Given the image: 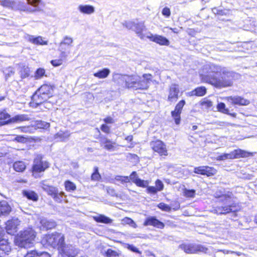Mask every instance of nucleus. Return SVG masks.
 <instances>
[{
	"label": "nucleus",
	"mask_w": 257,
	"mask_h": 257,
	"mask_svg": "<svg viewBox=\"0 0 257 257\" xmlns=\"http://www.w3.org/2000/svg\"><path fill=\"white\" fill-rule=\"evenodd\" d=\"M206 68L209 73L204 76L203 79L207 83L217 88L232 86L233 81L231 78L234 76L235 74L233 72L213 63L206 65Z\"/></svg>",
	"instance_id": "f257e3e1"
},
{
	"label": "nucleus",
	"mask_w": 257,
	"mask_h": 257,
	"mask_svg": "<svg viewBox=\"0 0 257 257\" xmlns=\"http://www.w3.org/2000/svg\"><path fill=\"white\" fill-rule=\"evenodd\" d=\"M121 223L122 224H128L131 226L133 227L134 228L136 227V223L131 218L128 217H125L121 220Z\"/></svg>",
	"instance_id": "a18cd8bd"
},
{
	"label": "nucleus",
	"mask_w": 257,
	"mask_h": 257,
	"mask_svg": "<svg viewBox=\"0 0 257 257\" xmlns=\"http://www.w3.org/2000/svg\"><path fill=\"white\" fill-rule=\"evenodd\" d=\"M113 144L110 140L106 138H104L101 141V144L103 145L104 148L107 150H111L113 149Z\"/></svg>",
	"instance_id": "c9c22d12"
},
{
	"label": "nucleus",
	"mask_w": 257,
	"mask_h": 257,
	"mask_svg": "<svg viewBox=\"0 0 257 257\" xmlns=\"http://www.w3.org/2000/svg\"><path fill=\"white\" fill-rule=\"evenodd\" d=\"M100 129L105 133L109 134L110 133V128L106 124H102L100 127Z\"/></svg>",
	"instance_id": "13d9d810"
},
{
	"label": "nucleus",
	"mask_w": 257,
	"mask_h": 257,
	"mask_svg": "<svg viewBox=\"0 0 257 257\" xmlns=\"http://www.w3.org/2000/svg\"><path fill=\"white\" fill-rule=\"evenodd\" d=\"M54 86L50 84L42 85L32 97L30 105L32 107H37L43 102L47 101L52 96Z\"/></svg>",
	"instance_id": "7ed1b4c3"
},
{
	"label": "nucleus",
	"mask_w": 257,
	"mask_h": 257,
	"mask_svg": "<svg viewBox=\"0 0 257 257\" xmlns=\"http://www.w3.org/2000/svg\"><path fill=\"white\" fill-rule=\"evenodd\" d=\"M64 186L65 190L68 192H72L76 189L75 184L69 180H67L64 182Z\"/></svg>",
	"instance_id": "4c0bfd02"
},
{
	"label": "nucleus",
	"mask_w": 257,
	"mask_h": 257,
	"mask_svg": "<svg viewBox=\"0 0 257 257\" xmlns=\"http://www.w3.org/2000/svg\"><path fill=\"white\" fill-rule=\"evenodd\" d=\"M20 221L17 218L8 220L6 223V229L8 234H14L17 231L18 226L20 225Z\"/></svg>",
	"instance_id": "6ab92c4d"
},
{
	"label": "nucleus",
	"mask_w": 257,
	"mask_h": 257,
	"mask_svg": "<svg viewBox=\"0 0 257 257\" xmlns=\"http://www.w3.org/2000/svg\"><path fill=\"white\" fill-rule=\"evenodd\" d=\"M185 104V101L184 100H180L176 105L175 110L172 111L171 115L174 118L175 123L179 124L180 122L181 116L180 114L182 112V108Z\"/></svg>",
	"instance_id": "ddd939ff"
},
{
	"label": "nucleus",
	"mask_w": 257,
	"mask_h": 257,
	"mask_svg": "<svg viewBox=\"0 0 257 257\" xmlns=\"http://www.w3.org/2000/svg\"><path fill=\"white\" fill-rule=\"evenodd\" d=\"M253 153L241 149L234 150L229 153H224L217 157L218 161H224L227 159H234L240 158H247L252 156Z\"/></svg>",
	"instance_id": "1a4fd4ad"
},
{
	"label": "nucleus",
	"mask_w": 257,
	"mask_h": 257,
	"mask_svg": "<svg viewBox=\"0 0 257 257\" xmlns=\"http://www.w3.org/2000/svg\"><path fill=\"white\" fill-rule=\"evenodd\" d=\"M157 207L161 210L166 212L171 211L172 209L170 206L163 202H161L158 204Z\"/></svg>",
	"instance_id": "c03bdc74"
},
{
	"label": "nucleus",
	"mask_w": 257,
	"mask_h": 257,
	"mask_svg": "<svg viewBox=\"0 0 257 257\" xmlns=\"http://www.w3.org/2000/svg\"><path fill=\"white\" fill-rule=\"evenodd\" d=\"M29 119V117L26 114H19L15 116L13 118L8 120L7 121H5L2 124H6L11 122H20L26 120H28Z\"/></svg>",
	"instance_id": "a878e982"
},
{
	"label": "nucleus",
	"mask_w": 257,
	"mask_h": 257,
	"mask_svg": "<svg viewBox=\"0 0 257 257\" xmlns=\"http://www.w3.org/2000/svg\"><path fill=\"white\" fill-rule=\"evenodd\" d=\"M73 41V39L71 37L65 36L60 42L58 50L61 52L60 56L61 58H65L67 57V55L65 52L66 46H71Z\"/></svg>",
	"instance_id": "4468645a"
},
{
	"label": "nucleus",
	"mask_w": 257,
	"mask_h": 257,
	"mask_svg": "<svg viewBox=\"0 0 257 257\" xmlns=\"http://www.w3.org/2000/svg\"><path fill=\"white\" fill-rule=\"evenodd\" d=\"M49 167V163L46 161H43L42 156L38 155L34 159L32 166L33 176L35 178L40 177L39 174L44 172Z\"/></svg>",
	"instance_id": "6e6552de"
},
{
	"label": "nucleus",
	"mask_w": 257,
	"mask_h": 257,
	"mask_svg": "<svg viewBox=\"0 0 257 257\" xmlns=\"http://www.w3.org/2000/svg\"><path fill=\"white\" fill-rule=\"evenodd\" d=\"M147 37L151 41L161 46H169L170 44L169 40L166 37L161 35H153L150 33L147 36Z\"/></svg>",
	"instance_id": "f3484780"
},
{
	"label": "nucleus",
	"mask_w": 257,
	"mask_h": 257,
	"mask_svg": "<svg viewBox=\"0 0 257 257\" xmlns=\"http://www.w3.org/2000/svg\"><path fill=\"white\" fill-rule=\"evenodd\" d=\"M156 188L158 191H161L164 189V184L163 182L159 179H157L155 182Z\"/></svg>",
	"instance_id": "603ef678"
},
{
	"label": "nucleus",
	"mask_w": 257,
	"mask_h": 257,
	"mask_svg": "<svg viewBox=\"0 0 257 257\" xmlns=\"http://www.w3.org/2000/svg\"><path fill=\"white\" fill-rule=\"evenodd\" d=\"M201 105L205 106L207 108H209L212 106V102L208 99H204L201 102Z\"/></svg>",
	"instance_id": "5fc2aeb1"
},
{
	"label": "nucleus",
	"mask_w": 257,
	"mask_h": 257,
	"mask_svg": "<svg viewBox=\"0 0 257 257\" xmlns=\"http://www.w3.org/2000/svg\"><path fill=\"white\" fill-rule=\"evenodd\" d=\"M78 11L83 14L91 15L95 12L93 6L88 5H80L78 7Z\"/></svg>",
	"instance_id": "b1692460"
},
{
	"label": "nucleus",
	"mask_w": 257,
	"mask_h": 257,
	"mask_svg": "<svg viewBox=\"0 0 257 257\" xmlns=\"http://www.w3.org/2000/svg\"><path fill=\"white\" fill-rule=\"evenodd\" d=\"M11 250V246L8 242V239L3 238L0 239V250L5 253H8Z\"/></svg>",
	"instance_id": "c85d7f7f"
},
{
	"label": "nucleus",
	"mask_w": 257,
	"mask_h": 257,
	"mask_svg": "<svg viewBox=\"0 0 257 257\" xmlns=\"http://www.w3.org/2000/svg\"><path fill=\"white\" fill-rule=\"evenodd\" d=\"M106 189L107 192L108 194L112 196H117V194L115 192V191L113 188L107 187Z\"/></svg>",
	"instance_id": "bf43d9fd"
},
{
	"label": "nucleus",
	"mask_w": 257,
	"mask_h": 257,
	"mask_svg": "<svg viewBox=\"0 0 257 257\" xmlns=\"http://www.w3.org/2000/svg\"><path fill=\"white\" fill-rule=\"evenodd\" d=\"M10 118V115L6 112L5 110H0V120H3V122H1V125L5 121L9 120Z\"/></svg>",
	"instance_id": "79ce46f5"
},
{
	"label": "nucleus",
	"mask_w": 257,
	"mask_h": 257,
	"mask_svg": "<svg viewBox=\"0 0 257 257\" xmlns=\"http://www.w3.org/2000/svg\"><path fill=\"white\" fill-rule=\"evenodd\" d=\"M179 93V86L176 84H172L169 88L168 101L171 102L176 101Z\"/></svg>",
	"instance_id": "aec40b11"
},
{
	"label": "nucleus",
	"mask_w": 257,
	"mask_h": 257,
	"mask_svg": "<svg viewBox=\"0 0 257 257\" xmlns=\"http://www.w3.org/2000/svg\"><path fill=\"white\" fill-rule=\"evenodd\" d=\"M173 209L175 210L178 209L180 208V204L178 202H176L174 205H173Z\"/></svg>",
	"instance_id": "338daca9"
},
{
	"label": "nucleus",
	"mask_w": 257,
	"mask_h": 257,
	"mask_svg": "<svg viewBox=\"0 0 257 257\" xmlns=\"http://www.w3.org/2000/svg\"><path fill=\"white\" fill-rule=\"evenodd\" d=\"M62 251L64 257H75L78 252L77 249L72 245L63 244V246L60 248Z\"/></svg>",
	"instance_id": "a211bd4d"
},
{
	"label": "nucleus",
	"mask_w": 257,
	"mask_h": 257,
	"mask_svg": "<svg viewBox=\"0 0 257 257\" xmlns=\"http://www.w3.org/2000/svg\"><path fill=\"white\" fill-rule=\"evenodd\" d=\"M15 140L20 143H25L26 142V138L21 136H18L15 138Z\"/></svg>",
	"instance_id": "e2e57ef3"
},
{
	"label": "nucleus",
	"mask_w": 257,
	"mask_h": 257,
	"mask_svg": "<svg viewBox=\"0 0 257 257\" xmlns=\"http://www.w3.org/2000/svg\"><path fill=\"white\" fill-rule=\"evenodd\" d=\"M236 206L231 198L228 195H223L220 197L219 204L216 207L215 211L218 214H226L235 212Z\"/></svg>",
	"instance_id": "423d86ee"
},
{
	"label": "nucleus",
	"mask_w": 257,
	"mask_h": 257,
	"mask_svg": "<svg viewBox=\"0 0 257 257\" xmlns=\"http://www.w3.org/2000/svg\"><path fill=\"white\" fill-rule=\"evenodd\" d=\"M45 239L48 245L54 248L58 247L60 249L64 243V235L56 232L47 235Z\"/></svg>",
	"instance_id": "9d476101"
},
{
	"label": "nucleus",
	"mask_w": 257,
	"mask_h": 257,
	"mask_svg": "<svg viewBox=\"0 0 257 257\" xmlns=\"http://www.w3.org/2000/svg\"><path fill=\"white\" fill-rule=\"evenodd\" d=\"M65 193L63 192H58V190L56 192V194H54L53 196L54 200L59 203H60L63 200V196H65Z\"/></svg>",
	"instance_id": "58836bf2"
},
{
	"label": "nucleus",
	"mask_w": 257,
	"mask_h": 257,
	"mask_svg": "<svg viewBox=\"0 0 257 257\" xmlns=\"http://www.w3.org/2000/svg\"><path fill=\"white\" fill-rule=\"evenodd\" d=\"M26 166L23 161H17L14 163L13 168L17 172H23L26 169Z\"/></svg>",
	"instance_id": "f704fd0d"
},
{
	"label": "nucleus",
	"mask_w": 257,
	"mask_h": 257,
	"mask_svg": "<svg viewBox=\"0 0 257 257\" xmlns=\"http://www.w3.org/2000/svg\"><path fill=\"white\" fill-rule=\"evenodd\" d=\"M151 225L159 229H163L165 224L156 216H149L146 218V226Z\"/></svg>",
	"instance_id": "412c9836"
},
{
	"label": "nucleus",
	"mask_w": 257,
	"mask_h": 257,
	"mask_svg": "<svg viewBox=\"0 0 257 257\" xmlns=\"http://www.w3.org/2000/svg\"><path fill=\"white\" fill-rule=\"evenodd\" d=\"M11 211V207L6 201L0 202V216L7 215Z\"/></svg>",
	"instance_id": "bb28decb"
},
{
	"label": "nucleus",
	"mask_w": 257,
	"mask_h": 257,
	"mask_svg": "<svg viewBox=\"0 0 257 257\" xmlns=\"http://www.w3.org/2000/svg\"><path fill=\"white\" fill-rule=\"evenodd\" d=\"M63 60L62 59L53 60L51 61L52 65L55 67L59 66L62 64Z\"/></svg>",
	"instance_id": "4d7b16f0"
},
{
	"label": "nucleus",
	"mask_w": 257,
	"mask_h": 257,
	"mask_svg": "<svg viewBox=\"0 0 257 257\" xmlns=\"http://www.w3.org/2000/svg\"><path fill=\"white\" fill-rule=\"evenodd\" d=\"M4 72L6 75V78L11 76L12 75H13L14 74V69L13 67H9L7 68H6L4 70Z\"/></svg>",
	"instance_id": "8fccbe9b"
},
{
	"label": "nucleus",
	"mask_w": 257,
	"mask_h": 257,
	"mask_svg": "<svg viewBox=\"0 0 257 257\" xmlns=\"http://www.w3.org/2000/svg\"><path fill=\"white\" fill-rule=\"evenodd\" d=\"M128 248L134 252H138V249L135 246L132 245H128Z\"/></svg>",
	"instance_id": "69168bd1"
},
{
	"label": "nucleus",
	"mask_w": 257,
	"mask_h": 257,
	"mask_svg": "<svg viewBox=\"0 0 257 257\" xmlns=\"http://www.w3.org/2000/svg\"><path fill=\"white\" fill-rule=\"evenodd\" d=\"M105 255L107 257H116L118 256V253L111 249H108L105 252Z\"/></svg>",
	"instance_id": "3c124183"
},
{
	"label": "nucleus",
	"mask_w": 257,
	"mask_h": 257,
	"mask_svg": "<svg viewBox=\"0 0 257 257\" xmlns=\"http://www.w3.org/2000/svg\"><path fill=\"white\" fill-rule=\"evenodd\" d=\"M130 181H132L133 182L135 183L137 186L140 187H144V182L143 180L139 179L137 176V174L135 171L133 172L132 174L128 176Z\"/></svg>",
	"instance_id": "cd10ccee"
},
{
	"label": "nucleus",
	"mask_w": 257,
	"mask_h": 257,
	"mask_svg": "<svg viewBox=\"0 0 257 257\" xmlns=\"http://www.w3.org/2000/svg\"><path fill=\"white\" fill-rule=\"evenodd\" d=\"M147 192L149 193L155 195L158 192V191L155 186H148Z\"/></svg>",
	"instance_id": "6e6d98bb"
},
{
	"label": "nucleus",
	"mask_w": 257,
	"mask_h": 257,
	"mask_svg": "<svg viewBox=\"0 0 257 257\" xmlns=\"http://www.w3.org/2000/svg\"><path fill=\"white\" fill-rule=\"evenodd\" d=\"M150 146L155 152H157L161 156L168 155L166 145L162 141L159 140L153 141L151 143Z\"/></svg>",
	"instance_id": "f8f14e48"
},
{
	"label": "nucleus",
	"mask_w": 257,
	"mask_h": 257,
	"mask_svg": "<svg viewBox=\"0 0 257 257\" xmlns=\"http://www.w3.org/2000/svg\"><path fill=\"white\" fill-rule=\"evenodd\" d=\"M206 93V89L204 86H200L196 88L192 91L190 93L191 96L195 95L197 96H204Z\"/></svg>",
	"instance_id": "7c9ffc66"
},
{
	"label": "nucleus",
	"mask_w": 257,
	"mask_h": 257,
	"mask_svg": "<svg viewBox=\"0 0 257 257\" xmlns=\"http://www.w3.org/2000/svg\"><path fill=\"white\" fill-rule=\"evenodd\" d=\"M152 75L150 74H146V89L147 88V82L151 80Z\"/></svg>",
	"instance_id": "0e129e2a"
},
{
	"label": "nucleus",
	"mask_w": 257,
	"mask_h": 257,
	"mask_svg": "<svg viewBox=\"0 0 257 257\" xmlns=\"http://www.w3.org/2000/svg\"><path fill=\"white\" fill-rule=\"evenodd\" d=\"M45 71L44 69L39 68L36 71L35 74V77L36 79H40L45 74Z\"/></svg>",
	"instance_id": "09e8293b"
},
{
	"label": "nucleus",
	"mask_w": 257,
	"mask_h": 257,
	"mask_svg": "<svg viewBox=\"0 0 257 257\" xmlns=\"http://www.w3.org/2000/svg\"><path fill=\"white\" fill-rule=\"evenodd\" d=\"M93 219L95 221L97 222L103 223L105 224L111 223L112 222V219L102 214L93 216Z\"/></svg>",
	"instance_id": "c756f323"
},
{
	"label": "nucleus",
	"mask_w": 257,
	"mask_h": 257,
	"mask_svg": "<svg viewBox=\"0 0 257 257\" xmlns=\"http://www.w3.org/2000/svg\"><path fill=\"white\" fill-rule=\"evenodd\" d=\"M25 257H51L50 254L46 252H38L35 250L28 252Z\"/></svg>",
	"instance_id": "473e14b6"
},
{
	"label": "nucleus",
	"mask_w": 257,
	"mask_h": 257,
	"mask_svg": "<svg viewBox=\"0 0 257 257\" xmlns=\"http://www.w3.org/2000/svg\"><path fill=\"white\" fill-rule=\"evenodd\" d=\"M184 195L188 198H193L195 196L196 191L194 189L185 188L183 191Z\"/></svg>",
	"instance_id": "ea45409f"
},
{
	"label": "nucleus",
	"mask_w": 257,
	"mask_h": 257,
	"mask_svg": "<svg viewBox=\"0 0 257 257\" xmlns=\"http://www.w3.org/2000/svg\"><path fill=\"white\" fill-rule=\"evenodd\" d=\"M227 100L232 104L240 106H246L250 103L249 100L238 95L228 96L227 97Z\"/></svg>",
	"instance_id": "dca6fc26"
},
{
	"label": "nucleus",
	"mask_w": 257,
	"mask_h": 257,
	"mask_svg": "<svg viewBox=\"0 0 257 257\" xmlns=\"http://www.w3.org/2000/svg\"><path fill=\"white\" fill-rule=\"evenodd\" d=\"M27 40L34 45H46L48 44V41L44 40L41 36L35 37L34 36L29 35L27 37Z\"/></svg>",
	"instance_id": "5701e85b"
},
{
	"label": "nucleus",
	"mask_w": 257,
	"mask_h": 257,
	"mask_svg": "<svg viewBox=\"0 0 257 257\" xmlns=\"http://www.w3.org/2000/svg\"><path fill=\"white\" fill-rule=\"evenodd\" d=\"M118 79L125 82V86L127 88L139 89L144 87V81L138 75H119Z\"/></svg>",
	"instance_id": "0eeeda50"
},
{
	"label": "nucleus",
	"mask_w": 257,
	"mask_h": 257,
	"mask_svg": "<svg viewBox=\"0 0 257 257\" xmlns=\"http://www.w3.org/2000/svg\"><path fill=\"white\" fill-rule=\"evenodd\" d=\"M41 186L44 191L52 197L54 194H56V192L58 191V189L56 187L47 185L44 183V181L41 183Z\"/></svg>",
	"instance_id": "393cba45"
},
{
	"label": "nucleus",
	"mask_w": 257,
	"mask_h": 257,
	"mask_svg": "<svg viewBox=\"0 0 257 257\" xmlns=\"http://www.w3.org/2000/svg\"><path fill=\"white\" fill-rule=\"evenodd\" d=\"M30 68L28 67L22 68L20 72L21 78H25L28 77L30 75Z\"/></svg>",
	"instance_id": "37998d69"
},
{
	"label": "nucleus",
	"mask_w": 257,
	"mask_h": 257,
	"mask_svg": "<svg viewBox=\"0 0 257 257\" xmlns=\"http://www.w3.org/2000/svg\"><path fill=\"white\" fill-rule=\"evenodd\" d=\"M212 12L215 14L223 16L226 14V12L224 10H222L220 9H217L216 8L212 9Z\"/></svg>",
	"instance_id": "864d4df0"
},
{
	"label": "nucleus",
	"mask_w": 257,
	"mask_h": 257,
	"mask_svg": "<svg viewBox=\"0 0 257 257\" xmlns=\"http://www.w3.org/2000/svg\"><path fill=\"white\" fill-rule=\"evenodd\" d=\"M40 223L43 229H51L56 226V223L53 220H49L44 217L39 218Z\"/></svg>",
	"instance_id": "4be33fe9"
},
{
	"label": "nucleus",
	"mask_w": 257,
	"mask_h": 257,
	"mask_svg": "<svg viewBox=\"0 0 257 257\" xmlns=\"http://www.w3.org/2000/svg\"><path fill=\"white\" fill-rule=\"evenodd\" d=\"M36 237V232L32 228H27L20 231L15 239V243L20 247H29L32 246Z\"/></svg>",
	"instance_id": "20e7f679"
},
{
	"label": "nucleus",
	"mask_w": 257,
	"mask_h": 257,
	"mask_svg": "<svg viewBox=\"0 0 257 257\" xmlns=\"http://www.w3.org/2000/svg\"><path fill=\"white\" fill-rule=\"evenodd\" d=\"M109 69L104 68L101 70L98 71L94 74V76L100 79L105 78L108 76L110 73Z\"/></svg>",
	"instance_id": "72a5a7b5"
},
{
	"label": "nucleus",
	"mask_w": 257,
	"mask_h": 257,
	"mask_svg": "<svg viewBox=\"0 0 257 257\" xmlns=\"http://www.w3.org/2000/svg\"><path fill=\"white\" fill-rule=\"evenodd\" d=\"M218 110L223 113H229L228 108L226 107V105L223 102H220L217 105Z\"/></svg>",
	"instance_id": "a19ab883"
},
{
	"label": "nucleus",
	"mask_w": 257,
	"mask_h": 257,
	"mask_svg": "<svg viewBox=\"0 0 257 257\" xmlns=\"http://www.w3.org/2000/svg\"><path fill=\"white\" fill-rule=\"evenodd\" d=\"M103 120L106 124H112L115 122L114 119L109 116L104 118Z\"/></svg>",
	"instance_id": "680f3d73"
},
{
	"label": "nucleus",
	"mask_w": 257,
	"mask_h": 257,
	"mask_svg": "<svg viewBox=\"0 0 257 257\" xmlns=\"http://www.w3.org/2000/svg\"><path fill=\"white\" fill-rule=\"evenodd\" d=\"M193 172L196 174L211 176L216 174V170L213 167L203 166L195 167Z\"/></svg>",
	"instance_id": "2eb2a0df"
},
{
	"label": "nucleus",
	"mask_w": 257,
	"mask_h": 257,
	"mask_svg": "<svg viewBox=\"0 0 257 257\" xmlns=\"http://www.w3.org/2000/svg\"><path fill=\"white\" fill-rule=\"evenodd\" d=\"M123 25L127 29L134 31L138 37L143 39L144 34L142 32L143 29V23H139L137 21L136 22L128 21L123 23Z\"/></svg>",
	"instance_id": "9b49d317"
},
{
	"label": "nucleus",
	"mask_w": 257,
	"mask_h": 257,
	"mask_svg": "<svg viewBox=\"0 0 257 257\" xmlns=\"http://www.w3.org/2000/svg\"><path fill=\"white\" fill-rule=\"evenodd\" d=\"M115 180L119 181L121 183L124 184L125 183H130V179L128 176H116Z\"/></svg>",
	"instance_id": "49530a36"
},
{
	"label": "nucleus",
	"mask_w": 257,
	"mask_h": 257,
	"mask_svg": "<svg viewBox=\"0 0 257 257\" xmlns=\"http://www.w3.org/2000/svg\"><path fill=\"white\" fill-rule=\"evenodd\" d=\"M146 256L155 257V255L149 251H146Z\"/></svg>",
	"instance_id": "774afa93"
},
{
	"label": "nucleus",
	"mask_w": 257,
	"mask_h": 257,
	"mask_svg": "<svg viewBox=\"0 0 257 257\" xmlns=\"http://www.w3.org/2000/svg\"><path fill=\"white\" fill-rule=\"evenodd\" d=\"M28 6L21 7L20 2L17 0H1L0 5L4 7L17 9L19 8H25L23 10L31 13L43 12L45 5L41 0H26Z\"/></svg>",
	"instance_id": "f03ea898"
},
{
	"label": "nucleus",
	"mask_w": 257,
	"mask_h": 257,
	"mask_svg": "<svg viewBox=\"0 0 257 257\" xmlns=\"http://www.w3.org/2000/svg\"><path fill=\"white\" fill-rule=\"evenodd\" d=\"M24 196H25L28 199H31L33 201H37L38 198L37 194L34 191H24L23 192Z\"/></svg>",
	"instance_id": "e433bc0d"
},
{
	"label": "nucleus",
	"mask_w": 257,
	"mask_h": 257,
	"mask_svg": "<svg viewBox=\"0 0 257 257\" xmlns=\"http://www.w3.org/2000/svg\"><path fill=\"white\" fill-rule=\"evenodd\" d=\"M70 136V133L66 131L65 132L60 131L55 135V139H58L60 141H65L67 140Z\"/></svg>",
	"instance_id": "2f4dec72"
},
{
	"label": "nucleus",
	"mask_w": 257,
	"mask_h": 257,
	"mask_svg": "<svg viewBox=\"0 0 257 257\" xmlns=\"http://www.w3.org/2000/svg\"><path fill=\"white\" fill-rule=\"evenodd\" d=\"M179 248L186 253L190 254L202 253L211 255L215 252L212 246H206L200 244H182L179 245Z\"/></svg>",
	"instance_id": "39448f33"
},
{
	"label": "nucleus",
	"mask_w": 257,
	"mask_h": 257,
	"mask_svg": "<svg viewBox=\"0 0 257 257\" xmlns=\"http://www.w3.org/2000/svg\"><path fill=\"white\" fill-rule=\"evenodd\" d=\"M100 175L98 172V169L97 167L94 168V171L91 175V180L93 181H98L100 178Z\"/></svg>",
	"instance_id": "de8ad7c7"
},
{
	"label": "nucleus",
	"mask_w": 257,
	"mask_h": 257,
	"mask_svg": "<svg viewBox=\"0 0 257 257\" xmlns=\"http://www.w3.org/2000/svg\"><path fill=\"white\" fill-rule=\"evenodd\" d=\"M162 13L163 16L168 18L171 15L170 10L169 8L165 7L163 9Z\"/></svg>",
	"instance_id": "052dcab7"
}]
</instances>
